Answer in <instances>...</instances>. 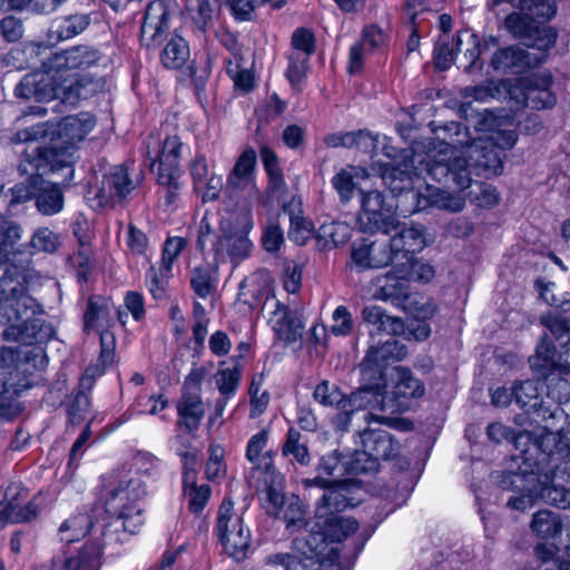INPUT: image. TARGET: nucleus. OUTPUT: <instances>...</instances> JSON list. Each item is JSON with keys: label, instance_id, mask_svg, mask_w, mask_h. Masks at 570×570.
I'll return each instance as SVG.
<instances>
[{"label": "nucleus", "instance_id": "obj_38", "mask_svg": "<svg viewBox=\"0 0 570 570\" xmlns=\"http://www.w3.org/2000/svg\"><path fill=\"white\" fill-rule=\"evenodd\" d=\"M351 237V228L343 222H325L323 223L316 234V239L320 248L330 249L347 243Z\"/></svg>", "mask_w": 570, "mask_h": 570}, {"label": "nucleus", "instance_id": "obj_33", "mask_svg": "<svg viewBox=\"0 0 570 570\" xmlns=\"http://www.w3.org/2000/svg\"><path fill=\"white\" fill-rule=\"evenodd\" d=\"M385 43L383 30L374 24L366 26L361 35V40L353 45L350 50V72L354 73L362 69L364 56Z\"/></svg>", "mask_w": 570, "mask_h": 570}, {"label": "nucleus", "instance_id": "obj_28", "mask_svg": "<svg viewBox=\"0 0 570 570\" xmlns=\"http://www.w3.org/2000/svg\"><path fill=\"white\" fill-rule=\"evenodd\" d=\"M115 306L109 298L102 296H90L87 302V308L83 315V331L101 332L110 330L114 325Z\"/></svg>", "mask_w": 570, "mask_h": 570}, {"label": "nucleus", "instance_id": "obj_46", "mask_svg": "<svg viewBox=\"0 0 570 570\" xmlns=\"http://www.w3.org/2000/svg\"><path fill=\"white\" fill-rule=\"evenodd\" d=\"M95 527L90 515L79 513L65 520L59 527L60 540L67 543L79 541Z\"/></svg>", "mask_w": 570, "mask_h": 570}, {"label": "nucleus", "instance_id": "obj_9", "mask_svg": "<svg viewBox=\"0 0 570 570\" xmlns=\"http://www.w3.org/2000/svg\"><path fill=\"white\" fill-rule=\"evenodd\" d=\"M529 454L530 449H520L519 454L511 456L507 471L495 476V482L502 491L513 493L507 500V507L512 510L525 511L537 501V492L544 471Z\"/></svg>", "mask_w": 570, "mask_h": 570}, {"label": "nucleus", "instance_id": "obj_56", "mask_svg": "<svg viewBox=\"0 0 570 570\" xmlns=\"http://www.w3.org/2000/svg\"><path fill=\"white\" fill-rule=\"evenodd\" d=\"M356 176L357 170L355 167H346L340 169L332 178V185L337 191L342 203H347L352 199L356 188Z\"/></svg>", "mask_w": 570, "mask_h": 570}, {"label": "nucleus", "instance_id": "obj_25", "mask_svg": "<svg viewBox=\"0 0 570 570\" xmlns=\"http://www.w3.org/2000/svg\"><path fill=\"white\" fill-rule=\"evenodd\" d=\"M361 446L375 459L377 463L381 460L395 458L400 452V444L394 440L391 433L383 429L366 426L358 433Z\"/></svg>", "mask_w": 570, "mask_h": 570}, {"label": "nucleus", "instance_id": "obj_58", "mask_svg": "<svg viewBox=\"0 0 570 570\" xmlns=\"http://www.w3.org/2000/svg\"><path fill=\"white\" fill-rule=\"evenodd\" d=\"M487 434L488 438L495 443H500L503 440H512L515 449H520L523 445L525 446L531 441V432L523 431L515 435L511 429L501 423L489 424Z\"/></svg>", "mask_w": 570, "mask_h": 570}, {"label": "nucleus", "instance_id": "obj_36", "mask_svg": "<svg viewBox=\"0 0 570 570\" xmlns=\"http://www.w3.org/2000/svg\"><path fill=\"white\" fill-rule=\"evenodd\" d=\"M178 424L187 432L196 431L205 414V406L199 393L184 391L177 404Z\"/></svg>", "mask_w": 570, "mask_h": 570}, {"label": "nucleus", "instance_id": "obj_20", "mask_svg": "<svg viewBox=\"0 0 570 570\" xmlns=\"http://www.w3.org/2000/svg\"><path fill=\"white\" fill-rule=\"evenodd\" d=\"M170 0H154L146 8L140 28V42L146 48L160 45L169 28Z\"/></svg>", "mask_w": 570, "mask_h": 570}, {"label": "nucleus", "instance_id": "obj_52", "mask_svg": "<svg viewBox=\"0 0 570 570\" xmlns=\"http://www.w3.org/2000/svg\"><path fill=\"white\" fill-rule=\"evenodd\" d=\"M283 519L286 524V530L292 534L301 532L307 524H313V521L306 522L303 503L296 497L287 500Z\"/></svg>", "mask_w": 570, "mask_h": 570}, {"label": "nucleus", "instance_id": "obj_1", "mask_svg": "<svg viewBox=\"0 0 570 570\" xmlns=\"http://www.w3.org/2000/svg\"><path fill=\"white\" fill-rule=\"evenodd\" d=\"M40 279L29 264L0 263V323L10 324L2 333L4 341L35 345L53 335L43 320V305L29 293Z\"/></svg>", "mask_w": 570, "mask_h": 570}, {"label": "nucleus", "instance_id": "obj_2", "mask_svg": "<svg viewBox=\"0 0 570 570\" xmlns=\"http://www.w3.org/2000/svg\"><path fill=\"white\" fill-rule=\"evenodd\" d=\"M442 129L450 138L445 148L426 155L425 173L434 181L448 188L463 190L471 185V169L475 175L490 178L503 171L501 153L489 141L474 139L469 144L461 135L468 136L466 127L451 121Z\"/></svg>", "mask_w": 570, "mask_h": 570}, {"label": "nucleus", "instance_id": "obj_41", "mask_svg": "<svg viewBox=\"0 0 570 570\" xmlns=\"http://www.w3.org/2000/svg\"><path fill=\"white\" fill-rule=\"evenodd\" d=\"M29 170L26 183L17 184L9 189H4L3 186L0 187V202L7 205L10 213H13L19 205L35 198L33 178L37 174L32 171L30 166Z\"/></svg>", "mask_w": 570, "mask_h": 570}, {"label": "nucleus", "instance_id": "obj_51", "mask_svg": "<svg viewBox=\"0 0 570 570\" xmlns=\"http://www.w3.org/2000/svg\"><path fill=\"white\" fill-rule=\"evenodd\" d=\"M243 366L238 362L232 367L219 368L215 375V384L219 394L235 395L242 380Z\"/></svg>", "mask_w": 570, "mask_h": 570}, {"label": "nucleus", "instance_id": "obj_13", "mask_svg": "<svg viewBox=\"0 0 570 570\" xmlns=\"http://www.w3.org/2000/svg\"><path fill=\"white\" fill-rule=\"evenodd\" d=\"M353 393L345 396L337 385L331 384L328 381H322L316 385L313 397L316 402L324 406L337 405L338 413L332 417V424L337 431H348L353 425L354 421H363L367 425L372 422L382 424H390L391 417L384 415H377L366 411V407L354 409L347 406L351 401Z\"/></svg>", "mask_w": 570, "mask_h": 570}, {"label": "nucleus", "instance_id": "obj_63", "mask_svg": "<svg viewBox=\"0 0 570 570\" xmlns=\"http://www.w3.org/2000/svg\"><path fill=\"white\" fill-rule=\"evenodd\" d=\"M89 409L90 401L88 394L82 390H78L67 403L68 421L72 425L80 424L86 420Z\"/></svg>", "mask_w": 570, "mask_h": 570}, {"label": "nucleus", "instance_id": "obj_4", "mask_svg": "<svg viewBox=\"0 0 570 570\" xmlns=\"http://www.w3.org/2000/svg\"><path fill=\"white\" fill-rule=\"evenodd\" d=\"M46 363V356L40 347L0 348V367L9 370L0 374V419H12L20 413L18 399L38 384L37 371L45 367Z\"/></svg>", "mask_w": 570, "mask_h": 570}, {"label": "nucleus", "instance_id": "obj_6", "mask_svg": "<svg viewBox=\"0 0 570 570\" xmlns=\"http://www.w3.org/2000/svg\"><path fill=\"white\" fill-rule=\"evenodd\" d=\"M391 381L392 387L387 392L384 391L386 379H384V385H362L353 392L347 406L356 410L366 407V411L371 413L379 411L399 414L409 411L412 402L424 394V385L419 379L413 376L407 367H393Z\"/></svg>", "mask_w": 570, "mask_h": 570}, {"label": "nucleus", "instance_id": "obj_27", "mask_svg": "<svg viewBox=\"0 0 570 570\" xmlns=\"http://www.w3.org/2000/svg\"><path fill=\"white\" fill-rule=\"evenodd\" d=\"M183 473L184 495L188 501L190 512L200 513L209 501L212 489L208 484L198 485L196 482L195 456L186 454Z\"/></svg>", "mask_w": 570, "mask_h": 570}, {"label": "nucleus", "instance_id": "obj_53", "mask_svg": "<svg viewBox=\"0 0 570 570\" xmlns=\"http://www.w3.org/2000/svg\"><path fill=\"white\" fill-rule=\"evenodd\" d=\"M22 236V228L19 224L0 219V263L7 261L13 253V248Z\"/></svg>", "mask_w": 570, "mask_h": 570}, {"label": "nucleus", "instance_id": "obj_24", "mask_svg": "<svg viewBox=\"0 0 570 570\" xmlns=\"http://www.w3.org/2000/svg\"><path fill=\"white\" fill-rule=\"evenodd\" d=\"M95 127V120L91 117L81 118L79 116H69L59 124L58 135L65 146L56 144L51 147H37L32 151L39 149H55L59 153L70 149L72 151L73 161L76 160V145L85 139V137Z\"/></svg>", "mask_w": 570, "mask_h": 570}, {"label": "nucleus", "instance_id": "obj_32", "mask_svg": "<svg viewBox=\"0 0 570 570\" xmlns=\"http://www.w3.org/2000/svg\"><path fill=\"white\" fill-rule=\"evenodd\" d=\"M297 533L298 535L293 539L292 546L293 550L297 552L302 559L311 558L312 560H316L332 548L328 547L325 537H323L320 529L316 528L314 521L313 524H307L305 529Z\"/></svg>", "mask_w": 570, "mask_h": 570}, {"label": "nucleus", "instance_id": "obj_57", "mask_svg": "<svg viewBox=\"0 0 570 570\" xmlns=\"http://www.w3.org/2000/svg\"><path fill=\"white\" fill-rule=\"evenodd\" d=\"M59 245V235L47 227H41L33 233L28 247L31 248L29 252L31 255L36 252L52 254L57 252Z\"/></svg>", "mask_w": 570, "mask_h": 570}, {"label": "nucleus", "instance_id": "obj_35", "mask_svg": "<svg viewBox=\"0 0 570 570\" xmlns=\"http://www.w3.org/2000/svg\"><path fill=\"white\" fill-rule=\"evenodd\" d=\"M314 522L323 537H325V541L328 543V547H332L331 544L334 542L344 540L358 528V524L354 519L345 518L335 513L325 515L324 518H317L315 515Z\"/></svg>", "mask_w": 570, "mask_h": 570}, {"label": "nucleus", "instance_id": "obj_3", "mask_svg": "<svg viewBox=\"0 0 570 570\" xmlns=\"http://www.w3.org/2000/svg\"><path fill=\"white\" fill-rule=\"evenodd\" d=\"M425 159L416 156L404 159L402 163H386L380 166L381 177L394 196L404 197L405 200L415 203V212L435 206L452 213L461 212L465 200L445 189L426 185L425 194L414 190V179L425 170Z\"/></svg>", "mask_w": 570, "mask_h": 570}, {"label": "nucleus", "instance_id": "obj_26", "mask_svg": "<svg viewBox=\"0 0 570 570\" xmlns=\"http://www.w3.org/2000/svg\"><path fill=\"white\" fill-rule=\"evenodd\" d=\"M530 365L544 377L558 372L561 376L559 383L568 385V382L563 376L570 373V364H558L557 350L547 334H544L538 344L535 355L530 357Z\"/></svg>", "mask_w": 570, "mask_h": 570}, {"label": "nucleus", "instance_id": "obj_12", "mask_svg": "<svg viewBox=\"0 0 570 570\" xmlns=\"http://www.w3.org/2000/svg\"><path fill=\"white\" fill-rule=\"evenodd\" d=\"M145 495L146 485L139 478L110 482L102 493L105 512L121 520L124 530L134 534L144 523Z\"/></svg>", "mask_w": 570, "mask_h": 570}, {"label": "nucleus", "instance_id": "obj_21", "mask_svg": "<svg viewBox=\"0 0 570 570\" xmlns=\"http://www.w3.org/2000/svg\"><path fill=\"white\" fill-rule=\"evenodd\" d=\"M101 549V543L90 541L77 554L61 551L52 557L50 566H41L36 570H98Z\"/></svg>", "mask_w": 570, "mask_h": 570}, {"label": "nucleus", "instance_id": "obj_10", "mask_svg": "<svg viewBox=\"0 0 570 570\" xmlns=\"http://www.w3.org/2000/svg\"><path fill=\"white\" fill-rule=\"evenodd\" d=\"M253 226V216L248 209L226 212L220 216L217 235L212 239L216 265L225 261L238 264L250 256L253 242L248 235Z\"/></svg>", "mask_w": 570, "mask_h": 570}, {"label": "nucleus", "instance_id": "obj_47", "mask_svg": "<svg viewBox=\"0 0 570 570\" xmlns=\"http://www.w3.org/2000/svg\"><path fill=\"white\" fill-rule=\"evenodd\" d=\"M89 23L90 18L88 14L65 16L53 21L51 31L58 40H69L85 31Z\"/></svg>", "mask_w": 570, "mask_h": 570}, {"label": "nucleus", "instance_id": "obj_23", "mask_svg": "<svg viewBox=\"0 0 570 570\" xmlns=\"http://www.w3.org/2000/svg\"><path fill=\"white\" fill-rule=\"evenodd\" d=\"M541 62V58L519 46L498 49L491 59V66L495 71L513 75L538 67Z\"/></svg>", "mask_w": 570, "mask_h": 570}, {"label": "nucleus", "instance_id": "obj_17", "mask_svg": "<svg viewBox=\"0 0 570 570\" xmlns=\"http://www.w3.org/2000/svg\"><path fill=\"white\" fill-rule=\"evenodd\" d=\"M524 449H530L529 456L543 471L556 472L559 464L570 456V438L561 431L544 430L539 436L533 438Z\"/></svg>", "mask_w": 570, "mask_h": 570}, {"label": "nucleus", "instance_id": "obj_30", "mask_svg": "<svg viewBox=\"0 0 570 570\" xmlns=\"http://www.w3.org/2000/svg\"><path fill=\"white\" fill-rule=\"evenodd\" d=\"M256 166V151L246 148L236 160L233 170L227 177L225 194L232 197L237 190L245 189L253 183Z\"/></svg>", "mask_w": 570, "mask_h": 570}, {"label": "nucleus", "instance_id": "obj_7", "mask_svg": "<svg viewBox=\"0 0 570 570\" xmlns=\"http://www.w3.org/2000/svg\"><path fill=\"white\" fill-rule=\"evenodd\" d=\"M393 233L390 239L363 238L355 242L352 247L355 265L363 269L392 266L425 246L424 227L421 224L403 226Z\"/></svg>", "mask_w": 570, "mask_h": 570}, {"label": "nucleus", "instance_id": "obj_14", "mask_svg": "<svg viewBox=\"0 0 570 570\" xmlns=\"http://www.w3.org/2000/svg\"><path fill=\"white\" fill-rule=\"evenodd\" d=\"M104 55L96 47L89 45H77L66 50L50 52L43 59L41 67L46 75L52 80L67 81L69 72L83 71L91 67L99 66L105 61Z\"/></svg>", "mask_w": 570, "mask_h": 570}, {"label": "nucleus", "instance_id": "obj_5", "mask_svg": "<svg viewBox=\"0 0 570 570\" xmlns=\"http://www.w3.org/2000/svg\"><path fill=\"white\" fill-rule=\"evenodd\" d=\"M29 166L36 171L33 178L35 204L38 212L45 216H52L60 213L65 205L63 193L58 184L43 179V175L50 173H62V180L67 181L73 177L72 151H57L55 149H39L38 151H26L18 170L20 174H28Z\"/></svg>", "mask_w": 570, "mask_h": 570}, {"label": "nucleus", "instance_id": "obj_55", "mask_svg": "<svg viewBox=\"0 0 570 570\" xmlns=\"http://www.w3.org/2000/svg\"><path fill=\"white\" fill-rule=\"evenodd\" d=\"M63 91L75 92L80 98L104 91L107 86V79L101 77H79L69 85H61Z\"/></svg>", "mask_w": 570, "mask_h": 570}, {"label": "nucleus", "instance_id": "obj_50", "mask_svg": "<svg viewBox=\"0 0 570 570\" xmlns=\"http://www.w3.org/2000/svg\"><path fill=\"white\" fill-rule=\"evenodd\" d=\"M43 80H37L33 75H26L17 85L14 94L17 97L24 99H36L38 101L48 99L53 96V88L46 89L47 85L41 87Z\"/></svg>", "mask_w": 570, "mask_h": 570}, {"label": "nucleus", "instance_id": "obj_60", "mask_svg": "<svg viewBox=\"0 0 570 570\" xmlns=\"http://www.w3.org/2000/svg\"><path fill=\"white\" fill-rule=\"evenodd\" d=\"M464 41L469 45L464 51V57L469 59V65L464 67V70L466 72H471L475 69L480 70L482 68V63L479 62L481 55V46L479 39L476 36L468 31L459 32L456 36V50L460 49V46Z\"/></svg>", "mask_w": 570, "mask_h": 570}, {"label": "nucleus", "instance_id": "obj_64", "mask_svg": "<svg viewBox=\"0 0 570 570\" xmlns=\"http://www.w3.org/2000/svg\"><path fill=\"white\" fill-rule=\"evenodd\" d=\"M456 49V39L450 41L448 35L439 38L434 48V66L439 70H448L454 58V50Z\"/></svg>", "mask_w": 570, "mask_h": 570}, {"label": "nucleus", "instance_id": "obj_39", "mask_svg": "<svg viewBox=\"0 0 570 570\" xmlns=\"http://www.w3.org/2000/svg\"><path fill=\"white\" fill-rule=\"evenodd\" d=\"M282 455L288 458L292 463L296 462L302 466L311 463V454L307 448L306 438L295 428H289L282 445Z\"/></svg>", "mask_w": 570, "mask_h": 570}, {"label": "nucleus", "instance_id": "obj_37", "mask_svg": "<svg viewBox=\"0 0 570 570\" xmlns=\"http://www.w3.org/2000/svg\"><path fill=\"white\" fill-rule=\"evenodd\" d=\"M554 475L556 472L551 470L543 472L537 492V500L542 499L544 502L560 509H570V490L562 485L552 484Z\"/></svg>", "mask_w": 570, "mask_h": 570}, {"label": "nucleus", "instance_id": "obj_22", "mask_svg": "<svg viewBox=\"0 0 570 570\" xmlns=\"http://www.w3.org/2000/svg\"><path fill=\"white\" fill-rule=\"evenodd\" d=\"M269 301L275 305L269 322L278 338L286 343H294L299 340L304 325L297 311H293L287 305L276 301L269 289L266 288L263 306L265 307Z\"/></svg>", "mask_w": 570, "mask_h": 570}, {"label": "nucleus", "instance_id": "obj_29", "mask_svg": "<svg viewBox=\"0 0 570 570\" xmlns=\"http://www.w3.org/2000/svg\"><path fill=\"white\" fill-rule=\"evenodd\" d=\"M135 188L125 166H115L104 176L102 186L96 193L99 203H108L115 198L126 197Z\"/></svg>", "mask_w": 570, "mask_h": 570}, {"label": "nucleus", "instance_id": "obj_19", "mask_svg": "<svg viewBox=\"0 0 570 570\" xmlns=\"http://www.w3.org/2000/svg\"><path fill=\"white\" fill-rule=\"evenodd\" d=\"M305 488L318 487L325 490L322 498L316 503L315 515L324 518L332 513L338 514L348 507H353V499L348 495L350 488L343 480H327L322 476L304 479Z\"/></svg>", "mask_w": 570, "mask_h": 570}, {"label": "nucleus", "instance_id": "obj_18", "mask_svg": "<svg viewBox=\"0 0 570 570\" xmlns=\"http://www.w3.org/2000/svg\"><path fill=\"white\" fill-rule=\"evenodd\" d=\"M362 213L358 217L363 232H383L391 234L400 230L406 224H395L392 217V205H385L384 195L379 190L361 191Z\"/></svg>", "mask_w": 570, "mask_h": 570}, {"label": "nucleus", "instance_id": "obj_62", "mask_svg": "<svg viewBox=\"0 0 570 570\" xmlns=\"http://www.w3.org/2000/svg\"><path fill=\"white\" fill-rule=\"evenodd\" d=\"M513 397L517 404L527 412L539 404L538 386L534 381L525 380L513 386Z\"/></svg>", "mask_w": 570, "mask_h": 570}, {"label": "nucleus", "instance_id": "obj_40", "mask_svg": "<svg viewBox=\"0 0 570 570\" xmlns=\"http://www.w3.org/2000/svg\"><path fill=\"white\" fill-rule=\"evenodd\" d=\"M189 55L187 41L183 37L174 35L160 52V62L167 69L178 70L187 62Z\"/></svg>", "mask_w": 570, "mask_h": 570}, {"label": "nucleus", "instance_id": "obj_44", "mask_svg": "<svg viewBox=\"0 0 570 570\" xmlns=\"http://www.w3.org/2000/svg\"><path fill=\"white\" fill-rule=\"evenodd\" d=\"M186 8L199 31L205 33L213 27L217 0H186Z\"/></svg>", "mask_w": 570, "mask_h": 570}, {"label": "nucleus", "instance_id": "obj_49", "mask_svg": "<svg viewBox=\"0 0 570 570\" xmlns=\"http://www.w3.org/2000/svg\"><path fill=\"white\" fill-rule=\"evenodd\" d=\"M540 323L557 341H561V346L568 347L567 352L570 351V317L560 313H549L540 317Z\"/></svg>", "mask_w": 570, "mask_h": 570}, {"label": "nucleus", "instance_id": "obj_43", "mask_svg": "<svg viewBox=\"0 0 570 570\" xmlns=\"http://www.w3.org/2000/svg\"><path fill=\"white\" fill-rule=\"evenodd\" d=\"M562 527L560 515L549 510L535 512L530 523L531 531L541 539H551L560 535Z\"/></svg>", "mask_w": 570, "mask_h": 570}, {"label": "nucleus", "instance_id": "obj_15", "mask_svg": "<svg viewBox=\"0 0 570 570\" xmlns=\"http://www.w3.org/2000/svg\"><path fill=\"white\" fill-rule=\"evenodd\" d=\"M406 355V346L393 337L384 342L371 341L366 355L360 364L363 385H384L387 366L402 361Z\"/></svg>", "mask_w": 570, "mask_h": 570}, {"label": "nucleus", "instance_id": "obj_45", "mask_svg": "<svg viewBox=\"0 0 570 570\" xmlns=\"http://www.w3.org/2000/svg\"><path fill=\"white\" fill-rule=\"evenodd\" d=\"M243 514L234 511V502L229 498H225L218 509L216 530L219 534L220 541L225 540L227 535L237 532V529L243 528Z\"/></svg>", "mask_w": 570, "mask_h": 570}, {"label": "nucleus", "instance_id": "obj_59", "mask_svg": "<svg viewBox=\"0 0 570 570\" xmlns=\"http://www.w3.org/2000/svg\"><path fill=\"white\" fill-rule=\"evenodd\" d=\"M379 468L380 463L364 448L355 450L352 458L348 461H344V471L355 475L376 472Z\"/></svg>", "mask_w": 570, "mask_h": 570}, {"label": "nucleus", "instance_id": "obj_11", "mask_svg": "<svg viewBox=\"0 0 570 570\" xmlns=\"http://www.w3.org/2000/svg\"><path fill=\"white\" fill-rule=\"evenodd\" d=\"M434 276L431 265L419 261L415 253L392 265L390 272L377 276L374 282V297L389 301L394 306L405 309L411 296L410 283L412 281L429 282Z\"/></svg>", "mask_w": 570, "mask_h": 570}, {"label": "nucleus", "instance_id": "obj_54", "mask_svg": "<svg viewBox=\"0 0 570 570\" xmlns=\"http://www.w3.org/2000/svg\"><path fill=\"white\" fill-rule=\"evenodd\" d=\"M171 276V269H165L164 266L151 265L146 273V285L151 296L157 299H164L168 279Z\"/></svg>", "mask_w": 570, "mask_h": 570}, {"label": "nucleus", "instance_id": "obj_48", "mask_svg": "<svg viewBox=\"0 0 570 570\" xmlns=\"http://www.w3.org/2000/svg\"><path fill=\"white\" fill-rule=\"evenodd\" d=\"M250 542V531L246 527L237 529V532L227 535V538L222 541L226 553L236 561H243L247 558Z\"/></svg>", "mask_w": 570, "mask_h": 570}, {"label": "nucleus", "instance_id": "obj_31", "mask_svg": "<svg viewBox=\"0 0 570 570\" xmlns=\"http://www.w3.org/2000/svg\"><path fill=\"white\" fill-rule=\"evenodd\" d=\"M551 78L547 75H532L524 80L523 102L533 109L551 108L556 97L550 91Z\"/></svg>", "mask_w": 570, "mask_h": 570}, {"label": "nucleus", "instance_id": "obj_42", "mask_svg": "<svg viewBox=\"0 0 570 570\" xmlns=\"http://www.w3.org/2000/svg\"><path fill=\"white\" fill-rule=\"evenodd\" d=\"M216 285L217 267L215 265L205 264L190 271V287L199 298L206 299L215 292Z\"/></svg>", "mask_w": 570, "mask_h": 570}, {"label": "nucleus", "instance_id": "obj_16", "mask_svg": "<svg viewBox=\"0 0 570 570\" xmlns=\"http://www.w3.org/2000/svg\"><path fill=\"white\" fill-rule=\"evenodd\" d=\"M181 147L183 142L178 136H167L163 141L160 150L157 151L156 158L151 159L150 163L151 170L158 164L157 180L159 185L167 188L166 200L168 204L175 200L179 189Z\"/></svg>", "mask_w": 570, "mask_h": 570}, {"label": "nucleus", "instance_id": "obj_8", "mask_svg": "<svg viewBox=\"0 0 570 570\" xmlns=\"http://www.w3.org/2000/svg\"><path fill=\"white\" fill-rule=\"evenodd\" d=\"M520 12L510 13L504 21L508 31L528 47L547 51L554 47L558 32L546 26L556 14V8L549 0H520Z\"/></svg>", "mask_w": 570, "mask_h": 570}, {"label": "nucleus", "instance_id": "obj_34", "mask_svg": "<svg viewBox=\"0 0 570 570\" xmlns=\"http://www.w3.org/2000/svg\"><path fill=\"white\" fill-rule=\"evenodd\" d=\"M362 317L364 322L372 326L370 330L371 341H375V336L379 334L396 336L404 333L403 321L400 317L387 315L379 306L364 307Z\"/></svg>", "mask_w": 570, "mask_h": 570}, {"label": "nucleus", "instance_id": "obj_61", "mask_svg": "<svg viewBox=\"0 0 570 570\" xmlns=\"http://www.w3.org/2000/svg\"><path fill=\"white\" fill-rule=\"evenodd\" d=\"M307 559H302L293 549L291 552H277L265 558V566L284 570H306Z\"/></svg>", "mask_w": 570, "mask_h": 570}]
</instances>
